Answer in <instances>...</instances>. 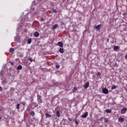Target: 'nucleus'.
<instances>
[{
    "mask_svg": "<svg viewBox=\"0 0 127 127\" xmlns=\"http://www.w3.org/2000/svg\"><path fill=\"white\" fill-rule=\"evenodd\" d=\"M32 105H33V106L34 107V108H36V107H37V105L35 102H33L32 103Z\"/></svg>",
    "mask_w": 127,
    "mask_h": 127,
    "instance_id": "5701e85b",
    "label": "nucleus"
},
{
    "mask_svg": "<svg viewBox=\"0 0 127 127\" xmlns=\"http://www.w3.org/2000/svg\"><path fill=\"white\" fill-rule=\"evenodd\" d=\"M107 42H110V39H108L107 40Z\"/></svg>",
    "mask_w": 127,
    "mask_h": 127,
    "instance_id": "f704fd0d",
    "label": "nucleus"
},
{
    "mask_svg": "<svg viewBox=\"0 0 127 127\" xmlns=\"http://www.w3.org/2000/svg\"><path fill=\"white\" fill-rule=\"evenodd\" d=\"M56 115H57V117H58V118H60V117H61V113H60V111L59 110L57 111Z\"/></svg>",
    "mask_w": 127,
    "mask_h": 127,
    "instance_id": "39448f33",
    "label": "nucleus"
},
{
    "mask_svg": "<svg viewBox=\"0 0 127 127\" xmlns=\"http://www.w3.org/2000/svg\"><path fill=\"white\" fill-rule=\"evenodd\" d=\"M27 43L28 44H30L31 43V39H28Z\"/></svg>",
    "mask_w": 127,
    "mask_h": 127,
    "instance_id": "b1692460",
    "label": "nucleus"
},
{
    "mask_svg": "<svg viewBox=\"0 0 127 127\" xmlns=\"http://www.w3.org/2000/svg\"><path fill=\"white\" fill-rule=\"evenodd\" d=\"M22 69V66L21 65H19L17 67V70H21Z\"/></svg>",
    "mask_w": 127,
    "mask_h": 127,
    "instance_id": "dca6fc26",
    "label": "nucleus"
},
{
    "mask_svg": "<svg viewBox=\"0 0 127 127\" xmlns=\"http://www.w3.org/2000/svg\"><path fill=\"white\" fill-rule=\"evenodd\" d=\"M14 51V49H13V48H11L9 50L10 53H13Z\"/></svg>",
    "mask_w": 127,
    "mask_h": 127,
    "instance_id": "a211bd4d",
    "label": "nucleus"
},
{
    "mask_svg": "<svg viewBox=\"0 0 127 127\" xmlns=\"http://www.w3.org/2000/svg\"><path fill=\"white\" fill-rule=\"evenodd\" d=\"M53 12H56V10H53Z\"/></svg>",
    "mask_w": 127,
    "mask_h": 127,
    "instance_id": "e433bc0d",
    "label": "nucleus"
},
{
    "mask_svg": "<svg viewBox=\"0 0 127 127\" xmlns=\"http://www.w3.org/2000/svg\"><path fill=\"white\" fill-rule=\"evenodd\" d=\"M19 109H20V104H17L16 105V109L19 110Z\"/></svg>",
    "mask_w": 127,
    "mask_h": 127,
    "instance_id": "6ab92c4d",
    "label": "nucleus"
},
{
    "mask_svg": "<svg viewBox=\"0 0 127 127\" xmlns=\"http://www.w3.org/2000/svg\"><path fill=\"white\" fill-rule=\"evenodd\" d=\"M30 116L32 117H34V115H35V113H34V111H31L30 113Z\"/></svg>",
    "mask_w": 127,
    "mask_h": 127,
    "instance_id": "4468645a",
    "label": "nucleus"
},
{
    "mask_svg": "<svg viewBox=\"0 0 127 127\" xmlns=\"http://www.w3.org/2000/svg\"><path fill=\"white\" fill-rule=\"evenodd\" d=\"M88 114V112H85L84 115H82L81 118H82L83 119H85V118H87Z\"/></svg>",
    "mask_w": 127,
    "mask_h": 127,
    "instance_id": "0eeeda50",
    "label": "nucleus"
},
{
    "mask_svg": "<svg viewBox=\"0 0 127 127\" xmlns=\"http://www.w3.org/2000/svg\"><path fill=\"white\" fill-rule=\"evenodd\" d=\"M34 35L35 37H38L39 36V33L38 32L36 31L34 33Z\"/></svg>",
    "mask_w": 127,
    "mask_h": 127,
    "instance_id": "f8f14e48",
    "label": "nucleus"
},
{
    "mask_svg": "<svg viewBox=\"0 0 127 127\" xmlns=\"http://www.w3.org/2000/svg\"><path fill=\"white\" fill-rule=\"evenodd\" d=\"M58 44L59 46H60V47H61V48L63 47L64 45H63V43L62 42H59L58 43Z\"/></svg>",
    "mask_w": 127,
    "mask_h": 127,
    "instance_id": "9d476101",
    "label": "nucleus"
},
{
    "mask_svg": "<svg viewBox=\"0 0 127 127\" xmlns=\"http://www.w3.org/2000/svg\"><path fill=\"white\" fill-rule=\"evenodd\" d=\"M45 116L46 118H51V115H50L49 113H46Z\"/></svg>",
    "mask_w": 127,
    "mask_h": 127,
    "instance_id": "2eb2a0df",
    "label": "nucleus"
},
{
    "mask_svg": "<svg viewBox=\"0 0 127 127\" xmlns=\"http://www.w3.org/2000/svg\"><path fill=\"white\" fill-rule=\"evenodd\" d=\"M102 92L105 95H108V94H109V90L107 88H103Z\"/></svg>",
    "mask_w": 127,
    "mask_h": 127,
    "instance_id": "f257e3e1",
    "label": "nucleus"
},
{
    "mask_svg": "<svg viewBox=\"0 0 127 127\" xmlns=\"http://www.w3.org/2000/svg\"><path fill=\"white\" fill-rule=\"evenodd\" d=\"M104 122L105 123V124H108V123H109V119L104 118Z\"/></svg>",
    "mask_w": 127,
    "mask_h": 127,
    "instance_id": "f3484780",
    "label": "nucleus"
},
{
    "mask_svg": "<svg viewBox=\"0 0 127 127\" xmlns=\"http://www.w3.org/2000/svg\"><path fill=\"white\" fill-rule=\"evenodd\" d=\"M37 101L39 104H41V103H42V100H41V96H38Z\"/></svg>",
    "mask_w": 127,
    "mask_h": 127,
    "instance_id": "20e7f679",
    "label": "nucleus"
},
{
    "mask_svg": "<svg viewBox=\"0 0 127 127\" xmlns=\"http://www.w3.org/2000/svg\"><path fill=\"white\" fill-rule=\"evenodd\" d=\"M115 89H117V86L114 85L111 87V90H115Z\"/></svg>",
    "mask_w": 127,
    "mask_h": 127,
    "instance_id": "4be33fe9",
    "label": "nucleus"
},
{
    "mask_svg": "<svg viewBox=\"0 0 127 127\" xmlns=\"http://www.w3.org/2000/svg\"><path fill=\"white\" fill-rule=\"evenodd\" d=\"M2 84H5V83H6V80L5 78H2Z\"/></svg>",
    "mask_w": 127,
    "mask_h": 127,
    "instance_id": "aec40b11",
    "label": "nucleus"
},
{
    "mask_svg": "<svg viewBox=\"0 0 127 127\" xmlns=\"http://www.w3.org/2000/svg\"><path fill=\"white\" fill-rule=\"evenodd\" d=\"M102 27V25L101 24H99L97 26H95V29H97V30H99V29H101V27Z\"/></svg>",
    "mask_w": 127,
    "mask_h": 127,
    "instance_id": "423d86ee",
    "label": "nucleus"
},
{
    "mask_svg": "<svg viewBox=\"0 0 127 127\" xmlns=\"http://www.w3.org/2000/svg\"><path fill=\"white\" fill-rule=\"evenodd\" d=\"M22 105H23V106H25V102H22Z\"/></svg>",
    "mask_w": 127,
    "mask_h": 127,
    "instance_id": "2f4dec72",
    "label": "nucleus"
},
{
    "mask_svg": "<svg viewBox=\"0 0 127 127\" xmlns=\"http://www.w3.org/2000/svg\"><path fill=\"white\" fill-rule=\"evenodd\" d=\"M1 119V117H0V120Z\"/></svg>",
    "mask_w": 127,
    "mask_h": 127,
    "instance_id": "4c0bfd02",
    "label": "nucleus"
},
{
    "mask_svg": "<svg viewBox=\"0 0 127 127\" xmlns=\"http://www.w3.org/2000/svg\"><path fill=\"white\" fill-rule=\"evenodd\" d=\"M127 108H126V107H124V108H123L121 109V114H126V113L127 112Z\"/></svg>",
    "mask_w": 127,
    "mask_h": 127,
    "instance_id": "f03ea898",
    "label": "nucleus"
},
{
    "mask_svg": "<svg viewBox=\"0 0 127 127\" xmlns=\"http://www.w3.org/2000/svg\"><path fill=\"white\" fill-rule=\"evenodd\" d=\"M97 76H101V72H98Z\"/></svg>",
    "mask_w": 127,
    "mask_h": 127,
    "instance_id": "c756f323",
    "label": "nucleus"
},
{
    "mask_svg": "<svg viewBox=\"0 0 127 127\" xmlns=\"http://www.w3.org/2000/svg\"><path fill=\"white\" fill-rule=\"evenodd\" d=\"M32 101H33V100H32L31 102H32Z\"/></svg>",
    "mask_w": 127,
    "mask_h": 127,
    "instance_id": "ea45409f",
    "label": "nucleus"
},
{
    "mask_svg": "<svg viewBox=\"0 0 127 127\" xmlns=\"http://www.w3.org/2000/svg\"><path fill=\"white\" fill-rule=\"evenodd\" d=\"M59 51L60 53H62V54L64 53V48H60Z\"/></svg>",
    "mask_w": 127,
    "mask_h": 127,
    "instance_id": "1a4fd4ad",
    "label": "nucleus"
},
{
    "mask_svg": "<svg viewBox=\"0 0 127 127\" xmlns=\"http://www.w3.org/2000/svg\"><path fill=\"white\" fill-rule=\"evenodd\" d=\"M125 58H126V59H127V54H126V55H125Z\"/></svg>",
    "mask_w": 127,
    "mask_h": 127,
    "instance_id": "c9c22d12",
    "label": "nucleus"
},
{
    "mask_svg": "<svg viewBox=\"0 0 127 127\" xmlns=\"http://www.w3.org/2000/svg\"><path fill=\"white\" fill-rule=\"evenodd\" d=\"M75 125H79V123L78 122V121H77V120H75Z\"/></svg>",
    "mask_w": 127,
    "mask_h": 127,
    "instance_id": "cd10ccee",
    "label": "nucleus"
},
{
    "mask_svg": "<svg viewBox=\"0 0 127 127\" xmlns=\"http://www.w3.org/2000/svg\"><path fill=\"white\" fill-rule=\"evenodd\" d=\"M41 21H44V19L43 18H42L41 19Z\"/></svg>",
    "mask_w": 127,
    "mask_h": 127,
    "instance_id": "473e14b6",
    "label": "nucleus"
},
{
    "mask_svg": "<svg viewBox=\"0 0 127 127\" xmlns=\"http://www.w3.org/2000/svg\"><path fill=\"white\" fill-rule=\"evenodd\" d=\"M57 27H58V24H56L54 25V26L52 27V30H55V29H56V28H57Z\"/></svg>",
    "mask_w": 127,
    "mask_h": 127,
    "instance_id": "9b49d317",
    "label": "nucleus"
},
{
    "mask_svg": "<svg viewBox=\"0 0 127 127\" xmlns=\"http://www.w3.org/2000/svg\"><path fill=\"white\" fill-rule=\"evenodd\" d=\"M28 61H30V62H33V60L32 58H29L28 59Z\"/></svg>",
    "mask_w": 127,
    "mask_h": 127,
    "instance_id": "393cba45",
    "label": "nucleus"
},
{
    "mask_svg": "<svg viewBox=\"0 0 127 127\" xmlns=\"http://www.w3.org/2000/svg\"><path fill=\"white\" fill-rule=\"evenodd\" d=\"M56 67L57 69H59L60 68V65H59V64H57V65H56Z\"/></svg>",
    "mask_w": 127,
    "mask_h": 127,
    "instance_id": "a878e982",
    "label": "nucleus"
},
{
    "mask_svg": "<svg viewBox=\"0 0 127 127\" xmlns=\"http://www.w3.org/2000/svg\"><path fill=\"white\" fill-rule=\"evenodd\" d=\"M99 121H100V122H103V117L100 118L99 119Z\"/></svg>",
    "mask_w": 127,
    "mask_h": 127,
    "instance_id": "c85d7f7f",
    "label": "nucleus"
},
{
    "mask_svg": "<svg viewBox=\"0 0 127 127\" xmlns=\"http://www.w3.org/2000/svg\"><path fill=\"white\" fill-rule=\"evenodd\" d=\"M0 92H1V91H2V88L1 86H0Z\"/></svg>",
    "mask_w": 127,
    "mask_h": 127,
    "instance_id": "72a5a7b5",
    "label": "nucleus"
},
{
    "mask_svg": "<svg viewBox=\"0 0 127 127\" xmlns=\"http://www.w3.org/2000/svg\"><path fill=\"white\" fill-rule=\"evenodd\" d=\"M119 46H114V50H119Z\"/></svg>",
    "mask_w": 127,
    "mask_h": 127,
    "instance_id": "412c9836",
    "label": "nucleus"
},
{
    "mask_svg": "<svg viewBox=\"0 0 127 127\" xmlns=\"http://www.w3.org/2000/svg\"><path fill=\"white\" fill-rule=\"evenodd\" d=\"M73 92H77V88L74 87L73 88Z\"/></svg>",
    "mask_w": 127,
    "mask_h": 127,
    "instance_id": "bb28decb",
    "label": "nucleus"
},
{
    "mask_svg": "<svg viewBox=\"0 0 127 127\" xmlns=\"http://www.w3.org/2000/svg\"><path fill=\"white\" fill-rule=\"evenodd\" d=\"M106 113H107L108 114H111V113H112V110H110V109H106L105 110Z\"/></svg>",
    "mask_w": 127,
    "mask_h": 127,
    "instance_id": "ddd939ff",
    "label": "nucleus"
},
{
    "mask_svg": "<svg viewBox=\"0 0 127 127\" xmlns=\"http://www.w3.org/2000/svg\"><path fill=\"white\" fill-rule=\"evenodd\" d=\"M90 86V83L89 82H87L85 85L83 86L84 89H87V88H89V86Z\"/></svg>",
    "mask_w": 127,
    "mask_h": 127,
    "instance_id": "7ed1b4c3",
    "label": "nucleus"
},
{
    "mask_svg": "<svg viewBox=\"0 0 127 127\" xmlns=\"http://www.w3.org/2000/svg\"><path fill=\"white\" fill-rule=\"evenodd\" d=\"M98 124H100V122H98Z\"/></svg>",
    "mask_w": 127,
    "mask_h": 127,
    "instance_id": "58836bf2",
    "label": "nucleus"
},
{
    "mask_svg": "<svg viewBox=\"0 0 127 127\" xmlns=\"http://www.w3.org/2000/svg\"><path fill=\"white\" fill-rule=\"evenodd\" d=\"M68 120L69 122H72V119L68 118Z\"/></svg>",
    "mask_w": 127,
    "mask_h": 127,
    "instance_id": "7c9ffc66",
    "label": "nucleus"
},
{
    "mask_svg": "<svg viewBox=\"0 0 127 127\" xmlns=\"http://www.w3.org/2000/svg\"><path fill=\"white\" fill-rule=\"evenodd\" d=\"M119 122H120L121 123H123V122H125V118L123 117H121L118 119Z\"/></svg>",
    "mask_w": 127,
    "mask_h": 127,
    "instance_id": "6e6552de",
    "label": "nucleus"
}]
</instances>
